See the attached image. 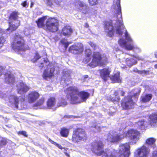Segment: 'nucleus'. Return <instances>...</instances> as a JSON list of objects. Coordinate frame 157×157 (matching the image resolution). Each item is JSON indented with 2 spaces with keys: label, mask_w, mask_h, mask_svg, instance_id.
Instances as JSON below:
<instances>
[{
  "label": "nucleus",
  "mask_w": 157,
  "mask_h": 157,
  "mask_svg": "<svg viewBox=\"0 0 157 157\" xmlns=\"http://www.w3.org/2000/svg\"><path fill=\"white\" fill-rule=\"evenodd\" d=\"M120 2V0H114L112 7V10L117 17V20L114 26H113V23L111 21L107 22L105 24V29L109 37H112L115 33L118 35H122L123 31H125L124 34L126 40L121 38L119 40L118 43L121 47L126 49L130 45L133 44L134 42L123 25Z\"/></svg>",
  "instance_id": "1"
},
{
  "label": "nucleus",
  "mask_w": 157,
  "mask_h": 157,
  "mask_svg": "<svg viewBox=\"0 0 157 157\" xmlns=\"http://www.w3.org/2000/svg\"><path fill=\"white\" fill-rule=\"evenodd\" d=\"M120 133L114 131H110L108 135L107 140L109 142H117L123 139L125 136L130 139L132 144H135L139 140L140 133L137 130L133 129L129 130L125 134L124 130H120Z\"/></svg>",
  "instance_id": "2"
},
{
  "label": "nucleus",
  "mask_w": 157,
  "mask_h": 157,
  "mask_svg": "<svg viewBox=\"0 0 157 157\" xmlns=\"http://www.w3.org/2000/svg\"><path fill=\"white\" fill-rule=\"evenodd\" d=\"M64 92L67 94V97L70 99L71 103L74 104L85 101L90 95L88 92L85 91L78 92L77 88L75 86L69 87Z\"/></svg>",
  "instance_id": "3"
},
{
  "label": "nucleus",
  "mask_w": 157,
  "mask_h": 157,
  "mask_svg": "<svg viewBox=\"0 0 157 157\" xmlns=\"http://www.w3.org/2000/svg\"><path fill=\"white\" fill-rule=\"evenodd\" d=\"M92 152L98 156H102V157H116L115 154L117 152L114 149H111L102 151L103 145L101 141H96L93 143L92 145Z\"/></svg>",
  "instance_id": "4"
},
{
  "label": "nucleus",
  "mask_w": 157,
  "mask_h": 157,
  "mask_svg": "<svg viewBox=\"0 0 157 157\" xmlns=\"http://www.w3.org/2000/svg\"><path fill=\"white\" fill-rule=\"evenodd\" d=\"M107 61V57L105 55L101 56L99 52H94L92 62L89 64V66L94 68L98 66H101Z\"/></svg>",
  "instance_id": "5"
},
{
  "label": "nucleus",
  "mask_w": 157,
  "mask_h": 157,
  "mask_svg": "<svg viewBox=\"0 0 157 157\" xmlns=\"http://www.w3.org/2000/svg\"><path fill=\"white\" fill-rule=\"evenodd\" d=\"M43 61V63H41L39 65V67L42 68L44 67V64L47 66L46 69L44 71L43 77L44 79L48 80L53 75L54 69L52 63H49L47 58L44 59Z\"/></svg>",
  "instance_id": "6"
},
{
  "label": "nucleus",
  "mask_w": 157,
  "mask_h": 157,
  "mask_svg": "<svg viewBox=\"0 0 157 157\" xmlns=\"http://www.w3.org/2000/svg\"><path fill=\"white\" fill-rule=\"evenodd\" d=\"M24 41L21 35H16L14 40L12 44L13 49L16 52H18L20 51L24 50Z\"/></svg>",
  "instance_id": "7"
},
{
  "label": "nucleus",
  "mask_w": 157,
  "mask_h": 157,
  "mask_svg": "<svg viewBox=\"0 0 157 157\" xmlns=\"http://www.w3.org/2000/svg\"><path fill=\"white\" fill-rule=\"evenodd\" d=\"M87 136L84 131L81 128L75 130L72 137V140L75 143H77L79 140H85Z\"/></svg>",
  "instance_id": "8"
},
{
  "label": "nucleus",
  "mask_w": 157,
  "mask_h": 157,
  "mask_svg": "<svg viewBox=\"0 0 157 157\" xmlns=\"http://www.w3.org/2000/svg\"><path fill=\"white\" fill-rule=\"evenodd\" d=\"M130 147L128 143L121 144L119 147L118 155L119 157H129L130 154ZM117 153V155H118Z\"/></svg>",
  "instance_id": "9"
},
{
  "label": "nucleus",
  "mask_w": 157,
  "mask_h": 157,
  "mask_svg": "<svg viewBox=\"0 0 157 157\" xmlns=\"http://www.w3.org/2000/svg\"><path fill=\"white\" fill-rule=\"evenodd\" d=\"M47 29L52 32H54L58 29L59 23L54 18H49L47 20L46 24Z\"/></svg>",
  "instance_id": "10"
},
{
  "label": "nucleus",
  "mask_w": 157,
  "mask_h": 157,
  "mask_svg": "<svg viewBox=\"0 0 157 157\" xmlns=\"http://www.w3.org/2000/svg\"><path fill=\"white\" fill-rule=\"evenodd\" d=\"M74 4L75 8L83 13L86 14L89 13L90 8L88 6L86 2L76 0Z\"/></svg>",
  "instance_id": "11"
},
{
  "label": "nucleus",
  "mask_w": 157,
  "mask_h": 157,
  "mask_svg": "<svg viewBox=\"0 0 157 157\" xmlns=\"http://www.w3.org/2000/svg\"><path fill=\"white\" fill-rule=\"evenodd\" d=\"M132 95H129L122 100L121 105L124 109H128L134 107L135 103L132 99Z\"/></svg>",
  "instance_id": "12"
},
{
  "label": "nucleus",
  "mask_w": 157,
  "mask_h": 157,
  "mask_svg": "<svg viewBox=\"0 0 157 157\" xmlns=\"http://www.w3.org/2000/svg\"><path fill=\"white\" fill-rule=\"evenodd\" d=\"M150 151L149 148L144 145L140 148L136 149L135 153L138 157H147Z\"/></svg>",
  "instance_id": "13"
},
{
  "label": "nucleus",
  "mask_w": 157,
  "mask_h": 157,
  "mask_svg": "<svg viewBox=\"0 0 157 157\" xmlns=\"http://www.w3.org/2000/svg\"><path fill=\"white\" fill-rule=\"evenodd\" d=\"M69 51L70 52L75 54L81 53L83 51V45L81 43H77L71 46Z\"/></svg>",
  "instance_id": "14"
},
{
  "label": "nucleus",
  "mask_w": 157,
  "mask_h": 157,
  "mask_svg": "<svg viewBox=\"0 0 157 157\" xmlns=\"http://www.w3.org/2000/svg\"><path fill=\"white\" fill-rule=\"evenodd\" d=\"M156 139L153 138H150L147 139L146 143L149 146L152 147L154 150L153 153V157H157V147L155 146V142Z\"/></svg>",
  "instance_id": "15"
},
{
  "label": "nucleus",
  "mask_w": 157,
  "mask_h": 157,
  "mask_svg": "<svg viewBox=\"0 0 157 157\" xmlns=\"http://www.w3.org/2000/svg\"><path fill=\"white\" fill-rule=\"evenodd\" d=\"M24 99V98L21 96L19 97L18 98H17V96L15 95H12L10 96L9 98V102L12 104H14L15 107L18 108V105L23 102Z\"/></svg>",
  "instance_id": "16"
},
{
  "label": "nucleus",
  "mask_w": 157,
  "mask_h": 157,
  "mask_svg": "<svg viewBox=\"0 0 157 157\" xmlns=\"http://www.w3.org/2000/svg\"><path fill=\"white\" fill-rule=\"evenodd\" d=\"M18 93L22 95L26 93L29 89V88L23 82L18 83L17 84Z\"/></svg>",
  "instance_id": "17"
},
{
  "label": "nucleus",
  "mask_w": 157,
  "mask_h": 157,
  "mask_svg": "<svg viewBox=\"0 0 157 157\" xmlns=\"http://www.w3.org/2000/svg\"><path fill=\"white\" fill-rule=\"evenodd\" d=\"M9 28L6 29L7 33H9L10 32L15 30L20 25V21L18 20L13 21L12 22H9Z\"/></svg>",
  "instance_id": "18"
},
{
  "label": "nucleus",
  "mask_w": 157,
  "mask_h": 157,
  "mask_svg": "<svg viewBox=\"0 0 157 157\" xmlns=\"http://www.w3.org/2000/svg\"><path fill=\"white\" fill-rule=\"evenodd\" d=\"M120 63H122L123 65L125 66L126 65L125 63L129 67L137 63L136 59L132 58L130 59L127 58L125 60L124 58L123 59H120Z\"/></svg>",
  "instance_id": "19"
},
{
  "label": "nucleus",
  "mask_w": 157,
  "mask_h": 157,
  "mask_svg": "<svg viewBox=\"0 0 157 157\" xmlns=\"http://www.w3.org/2000/svg\"><path fill=\"white\" fill-rule=\"evenodd\" d=\"M124 92L120 90L115 91L113 96H110L109 97H108L107 99L108 100L113 102L117 101L120 99L118 95L121 94L122 96H123L124 95Z\"/></svg>",
  "instance_id": "20"
},
{
  "label": "nucleus",
  "mask_w": 157,
  "mask_h": 157,
  "mask_svg": "<svg viewBox=\"0 0 157 157\" xmlns=\"http://www.w3.org/2000/svg\"><path fill=\"white\" fill-rule=\"evenodd\" d=\"M39 93L36 91H32L29 93L28 96V101L29 103H33L39 97Z\"/></svg>",
  "instance_id": "21"
},
{
  "label": "nucleus",
  "mask_w": 157,
  "mask_h": 157,
  "mask_svg": "<svg viewBox=\"0 0 157 157\" xmlns=\"http://www.w3.org/2000/svg\"><path fill=\"white\" fill-rule=\"evenodd\" d=\"M149 122L152 127H155L157 125V114L154 113L150 115L148 119Z\"/></svg>",
  "instance_id": "22"
},
{
  "label": "nucleus",
  "mask_w": 157,
  "mask_h": 157,
  "mask_svg": "<svg viewBox=\"0 0 157 157\" xmlns=\"http://www.w3.org/2000/svg\"><path fill=\"white\" fill-rule=\"evenodd\" d=\"M5 81L8 83H13L14 82V76L10 72L6 73L5 75Z\"/></svg>",
  "instance_id": "23"
},
{
  "label": "nucleus",
  "mask_w": 157,
  "mask_h": 157,
  "mask_svg": "<svg viewBox=\"0 0 157 157\" xmlns=\"http://www.w3.org/2000/svg\"><path fill=\"white\" fill-rule=\"evenodd\" d=\"M110 72V70L108 68H104L100 71L101 76L105 81L107 80V78L108 77Z\"/></svg>",
  "instance_id": "24"
},
{
  "label": "nucleus",
  "mask_w": 157,
  "mask_h": 157,
  "mask_svg": "<svg viewBox=\"0 0 157 157\" xmlns=\"http://www.w3.org/2000/svg\"><path fill=\"white\" fill-rule=\"evenodd\" d=\"M86 57L83 59V62L84 63L89 62L91 59L92 52L89 49H86L85 50Z\"/></svg>",
  "instance_id": "25"
},
{
  "label": "nucleus",
  "mask_w": 157,
  "mask_h": 157,
  "mask_svg": "<svg viewBox=\"0 0 157 157\" xmlns=\"http://www.w3.org/2000/svg\"><path fill=\"white\" fill-rule=\"evenodd\" d=\"M72 32V30L70 26H66L63 28L62 33L64 36H68L71 35Z\"/></svg>",
  "instance_id": "26"
},
{
  "label": "nucleus",
  "mask_w": 157,
  "mask_h": 157,
  "mask_svg": "<svg viewBox=\"0 0 157 157\" xmlns=\"http://www.w3.org/2000/svg\"><path fill=\"white\" fill-rule=\"evenodd\" d=\"M126 50L129 51L133 50L134 52L137 53H140L141 51L140 48L134 44V43L132 45H130L129 47Z\"/></svg>",
  "instance_id": "27"
},
{
  "label": "nucleus",
  "mask_w": 157,
  "mask_h": 157,
  "mask_svg": "<svg viewBox=\"0 0 157 157\" xmlns=\"http://www.w3.org/2000/svg\"><path fill=\"white\" fill-rule=\"evenodd\" d=\"M120 72H117L114 74V75H112L110 77V79L113 82H121V80L120 78Z\"/></svg>",
  "instance_id": "28"
},
{
  "label": "nucleus",
  "mask_w": 157,
  "mask_h": 157,
  "mask_svg": "<svg viewBox=\"0 0 157 157\" xmlns=\"http://www.w3.org/2000/svg\"><path fill=\"white\" fill-rule=\"evenodd\" d=\"M56 103L54 98H51L48 99L47 102V105L49 109H52Z\"/></svg>",
  "instance_id": "29"
},
{
  "label": "nucleus",
  "mask_w": 157,
  "mask_h": 157,
  "mask_svg": "<svg viewBox=\"0 0 157 157\" xmlns=\"http://www.w3.org/2000/svg\"><path fill=\"white\" fill-rule=\"evenodd\" d=\"M147 122L144 120H141L139 121L137 123L139 128L141 129L144 130L147 127Z\"/></svg>",
  "instance_id": "30"
},
{
  "label": "nucleus",
  "mask_w": 157,
  "mask_h": 157,
  "mask_svg": "<svg viewBox=\"0 0 157 157\" xmlns=\"http://www.w3.org/2000/svg\"><path fill=\"white\" fill-rule=\"evenodd\" d=\"M46 19V17H44L39 18L36 22L39 28H42L44 26V22Z\"/></svg>",
  "instance_id": "31"
},
{
  "label": "nucleus",
  "mask_w": 157,
  "mask_h": 157,
  "mask_svg": "<svg viewBox=\"0 0 157 157\" xmlns=\"http://www.w3.org/2000/svg\"><path fill=\"white\" fill-rule=\"evenodd\" d=\"M46 1L47 4L50 6L53 4V2L59 6H60L63 3L62 0H46Z\"/></svg>",
  "instance_id": "32"
},
{
  "label": "nucleus",
  "mask_w": 157,
  "mask_h": 157,
  "mask_svg": "<svg viewBox=\"0 0 157 157\" xmlns=\"http://www.w3.org/2000/svg\"><path fill=\"white\" fill-rule=\"evenodd\" d=\"M152 98V95L151 94H146L141 97V101L143 102H147L151 100Z\"/></svg>",
  "instance_id": "33"
},
{
  "label": "nucleus",
  "mask_w": 157,
  "mask_h": 157,
  "mask_svg": "<svg viewBox=\"0 0 157 157\" xmlns=\"http://www.w3.org/2000/svg\"><path fill=\"white\" fill-rule=\"evenodd\" d=\"M68 133V130L65 128H62L60 132L61 135L64 137H67Z\"/></svg>",
  "instance_id": "34"
},
{
  "label": "nucleus",
  "mask_w": 157,
  "mask_h": 157,
  "mask_svg": "<svg viewBox=\"0 0 157 157\" xmlns=\"http://www.w3.org/2000/svg\"><path fill=\"white\" fill-rule=\"evenodd\" d=\"M18 16L17 12H12L10 16V19H13V21L18 20Z\"/></svg>",
  "instance_id": "35"
},
{
  "label": "nucleus",
  "mask_w": 157,
  "mask_h": 157,
  "mask_svg": "<svg viewBox=\"0 0 157 157\" xmlns=\"http://www.w3.org/2000/svg\"><path fill=\"white\" fill-rule=\"evenodd\" d=\"M67 104V103L65 100L62 98H61L59 100L57 106H63L66 105Z\"/></svg>",
  "instance_id": "36"
},
{
  "label": "nucleus",
  "mask_w": 157,
  "mask_h": 157,
  "mask_svg": "<svg viewBox=\"0 0 157 157\" xmlns=\"http://www.w3.org/2000/svg\"><path fill=\"white\" fill-rule=\"evenodd\" d=\"M140 92V88L135 89L132 93L133 94V96L136 99L137 98Z\"/></svg>",
  "instance_id": "37"
},
{
  "label": "nucleus",
  "mask_w": 157,
  "mask_h": 157,
  "mask_svg": "<svg viewBox=\"0 0 157 157\" xmlns=\"http://www.w3.org/2000/svg\"><path fill=\"white\" fill-rule=\"evenodd\" d=\"M60 42L61 43L64 45V47L66 49L69 45V43L67 40L64 39H62L61 40Z\"/></svg>",
  "instance_id": "38"
},
{
  "label": "nucleus",
  "mask_w": 157,
  "mask_h": 157,
  "mask_svg": "<svg viewBox=\"0 0 157 157\" xmlns=\"http://www.w3.org/2000/svg\"><path fill=\"white\" fill-rule=\"evenodd\" d=\"M44 101V99L43 98L41 99L40 100L36 103L35 104V106H39L42 105Z\"/></svg>",
  "instance_id": "39"
},
{
  "label": "nucleus",
  "mask_w": 157,
  "mask_h": 157,
  "mask_svg": "<svg viewBox=\"0 0 157 157\" xmlns=\"http://www.w3.org/2000/svg\"><path fill=\"white\" fill-rule=\"evenodd\" d=\"M149 71H148L143 70L139 71L138 73L143 75L148 74H149Z\"/></svg>",
  "instance_id": "40"
},
{
  "label": "nucleus",
  "mask_w": 157,
  "mask_h": 157,
  "mask_svg": "<svg viewBox=\"0 0 157 157\" xmlns=\"http://www.w3.org/2000/svg\"><path fill=\"white\" fill-rule=\"evenodd\" d=\"M89 3L91 5L93 6L96 4L98 0H88Z\"/></svg>",
  "instance_id": "41"
},
{
  "label": "nucleus",
  "mask_w": 157,
  "mask_h": 157,
  "mask_svg": "<svg viewBox=\"0 0 157 157\" xmlns=\"http://www.w3.org/2000/svg\"><path fill=\"white\" fill-rule=\"evenodd\" d=\"M5 41V40L3 37H0V48L3 46Z\"/></svg>",
  "instance_id": "42"
},
{
  "label": "nucleus",
  "mask_w": 157,
  "mask_h": 157,
  "mask_svg": "<svg viewBox=\"0 0 157 157\" xmlns=\"http://www.w3.org/2000/svg\"><path fill=\"white\" fill-rule=\"evenodd\" d=\"M66 77V76L65 75H64L62 77V79H64V82H65V84H68V83H67V80H68L70 79V78H70V75L69 74H68L67 75V79H66V78H65Z\"/></svg>",
  "instance_id": "43"
},
{
  "label": "nucleus",
  "mask_w": 157,
  "mask_h": 157,
  "mask_svg": "<svg viewBox=\"0 0 157 157\" xmlns=\"http://www.w3.org/2000/svg\"><path fill=\"white\" fill-rule=\"evenodd\" d=\"M40 58V57L39 56L38 53H36V56H35L34 59L33 60V62H36Z\"/></svg>",
  "instance_id": "44"
},
{
  "label": "nucleus",
  "mask_w": 157,
  "mask_h": 157,
  "mask_svg": "<svg viewBox=\"0 0 157 157\" xmlns=\"http://www.w3.org/2000/svg\"><path fill=\"white\" fill-rule=\"evenodd\" d=\"M6 144V140L5 139H3L1 141H0V147L5 145Z\"/></svg>",
  "instance_id": "45"
},
{
  "label": "nucleus",
  "mask_w": 157,
  "mask_h": 157,
  "mask_svg": "<svg viewBox=\"0 0 157 157\" xmlns=\"http://www.w3.org/2000/svg\"><path fill=\"white\" fill-rule=\"evenodd\" d=\"M55 146L59 148L60 149H62L63 148V149L64 150V151H67L68 150V149L67 148H63V147H62V146L60 144H57V143L56 144V145Z\"/></svg>",
  "instance_id": "46"
},
{
  "label": "nucleus",
  "mask_w": 157,
  "mask_h": 157,
  "mask_svg": "<svg viewBox=\"0 0 157 157\" xmlns=\"http://www.w3.org/2000/svg\"><path fill=\"white\" fill-rule=\"evenodd\" d=\"M21 5L22 6L24 7H26L28 6V4L27 3V1H25L22 2Z\"/></svg>",
  "instance_id": "47"
},
{
  "label": "nucleus",
  "mask_w": 157,
  "mask_h": 157,
  "mask_svg": "<svg viewBox=\"0 0 157 157\" xmlns=\"http://www.w3.org/2000/svg\"><path fill=\"white\" fill-rule=\"evenodd\" d=\"M133 57L135 58L136 59L138 60H143V59L142 57L138 55L133 56Z\"/></svg>",
  "instance_id": "48"
},
{
  "label": "nucleus",
  "mask_w": 157,
  "mask_h": 157,
  "mask_svg": "<svg viewBox=\"0 0 157 157\" xmlns=\"http://www.w3.org/2000/svg\"><path fill=\"white\" fill-rule=\"evenodd\" d=\"M19 134H21L22 135L25 136H26V132L25 131H22L21 132H18Z\"/></svg>",
  "instance_id": "49"
},
{
  "label": "nucleus",
  "mask_w": 157,
  "mask_h": 157,
  "mask_svg": "<svg viewBox=\"0 0 157 157\" xmlns=\"http://www.w3.org/2000/svg\"><path fill=\"white\" fill-rule=\"evenodd\" d=\"M89 44L92 48H95V45L94 43L91 42H90L89 43Z\"/></svg>",
  "instance_id": "50"
},
{
  "label": "nucleus",
  "mask_w": 157,
  "mask_h": 157,
  "mask_svg": "<svg viewBox=\"0 0 157 157\" xmlns=\"http://www.w3.org/2000/svg\"><path fill=\"white\" fill-rule=\"evenodd\" d=\"M94 127L96 128L98 131H99L100 130V126L95 125H94Z\"/></svg>",
  "instance_id": "51"
},
{
  "label": "nucleus",
  "mask_w": 157,
  "mask_h": 157,
  "mask_svg": "<svg viewBox=\"0 0 157 157\" xmlns=\"http://www.w3.org/2000/svg\"><path fill=\"white\" fill-rule=\"evenodd\" d=\"M48 141L50 142H51V143H52V144H54V145H56V144H57L56 143V142H55L54 141H53L52 140H51V139H48Z\"/></svg>",
  "instance_id": "52"
},
{
  "label": "nucleus",
  "mask_w": 157,
  "mask_h": 157,
  "mask_svg": "<svg viewBox=\"0 0 157 157\" xmlns=\"http://www.w3.org/2000/svg\"><path fill=\"white\" fill-rule=\"evenodd\" d=\"M3 69L2 67H0V76L2 74Z\"/></svg>",
  "instance_id": "53"
},
{
  "label": "nucleus",
  "mask_w": 157,
  "mask_h": 157,
  "mask_svg": "<svg viewBox=\"0 0 157 157\" xmlns=\"http://www.w3.org/2000/svg\"><path fill=\"white\" fill-rule=\"evenodd\" d=\"M114 113V111L110 112L109 113V114L110 115H113V114Z\"/></svg>",
  "instance_id": "54"
},
{
  "label": "nucleus",
  "mask_w": 157,
  "mask_h": 157,
  "mask_svg": "<svg viewBox=\"0 0 157 157\" xmlns=\"http://www.w3.org/2000/svg\"><path fill=\"white\" fill-rule=\"evenodd\" d=\"M64 153L65 154V155L66 156H67V157H70V155L68 153H67V152H66L65 151L64 152Z\"/></svg>",
  "instance_id": "55"
},
{
  "label": "nucleus",
  "mask_w": 157,
  "mask_h": 157,
  "mask_svg": "<svg viewBox=\"0 0 157 157\" xmlns=\"http://www.w3.org/2000/svg\"><path fill=\"white\" fill-rule=\"evenodd\" d=\"M155 57L157 58V52H155Z\"/></svg>",
  "instance_id": "56"
},
{
  "label": "nucleus",
  "mask_w": 157,
  "mask_h": 157,
  "mask_svg": "<svg viewBox=\"0 0 157 157\" xmlns=\"http://www.w3.org/2000/svg\"><path fill=\"white\" fill-rule=\"evenodd\" d=\"M126 125H124L122 126V128H125L126 127Z\"/></svg>",
  "instance_id": "57"
},
{
  "label": "nucleus",
  "mask_w": 157,
  "mask_h": 157,
  "mask_svg": "<svg viewBox=\"0 0 157 157\" xmlns=\"http://www.w3.org/2000/svg\"><path fill=\"white\" fill-rule=\"evenodd\" d=\"M88 76L87 75H85L84 76V78H88Z\"/></svg>",
  "instance_id": "58"
},
{
  "label": "nucleus",
  "mask_w": 157,
  "mask_h": 157,
  "mask_svg": "<svg viewBox=\"0 0 157 157\" xmlns=\"http://www.w3.org/2000/svg\"><path fill=\"white\" fill-rule=\"evenodd\" d=\"M85 27H88V25L86 23V24H85Z\"/></svg>",
  "instance_id": "59"
},
{
  "label": "nucleus",
  "mask_w": 157,
  "mask_h": 157,
  "mask_svg": "<svg viewBox=\"0 0 157 157\" xmlns=\"http://www.w3.org/2000/svg\"><path fill=\"white\" fill-rule=\"evenodd\" d=\"M155 68H157V64L155 65Z\"/></svg>",
  "instance_id": "60"
},
{
  "label": "nucleus",
  "mask_w": 157,
  "mask_h": 157,
  "mask_svg": "<svg viewBox=\"0 0 157 157\" xmlns=\"http://www.w3.org/2000/svg\"><path fill=\"white\" fill-rule=\"evenodd\" d=\"M33 5V4L32 3L31 6V7H32V6Z\"/></svg>",
  "instance_id": "61"
},
{
  "label": "nucleus",
  "mask_w": 157,
  "mask_h": 157,
  "mask_svg": "<svg viewBox=\"0 0 157 157\" xmlns=\"http://www.w3.org/2000/svg\"><path fill=\"white\" fill-rule=\"evenodd\" d=\"M112 108H113L112 107H110V110H111V109H112Z\"/></svg>",
  "instance_id": "62"
},
{
  "label": "nucleus",
  "mask_w": 157,
  "mask_h": 157,
  "mask_svg": "<svg viewBox=\"0 0 157 157\" xmlns=\"http://www.w3.org/2000/svg\"><path fill=\"white\" fill-rule=\"evenodd\" d=\"M123 55H124V54H122V55H121V56H123Z\"/></svg>",
  "instance_id": "63"
},
{
  "label": "nucleus",
  "mask_w": 157,
  "mask_h": 157,
  "mask_svg": "<svg viewBox=\"0 0 157 157\" xmlns=\"http://www.w3.org/2000/svg\"><path fill=\"white\" fill-rule=\"evenodd\" d=\"M121 67H122V68H124V66L123 67L121 66Z\"/></svg>",
  "instance_id": "64"
}]
</instances>
